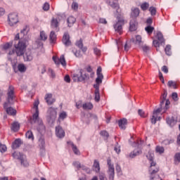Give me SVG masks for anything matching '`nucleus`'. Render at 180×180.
Here are the masks:
<instances>
[{
  "label": "nucleus",
  "instance_id": "42",
  "mask_svg": "<svg viewBox=\"0 0 180 180\" xmlns=\"http://www.w3.org/2000/svg\"><path fill=\"white\" fill-rule=\"evenodd\" d=\"M167 91H165L162 96V101H160V106H162L164 103H165V101L167 100Z\"/></svg>",
  "mask_w": 180,
  "mask_h": 180
},
{
  "label": "nucleus",
  "instance_id": "64",
  "mask_svg": "<svg viewBox=\"0 0 180 180\" xmlns=\"http://www.w3.org/2000/svg\"><path fill=\"white\" fill-rule=\"evenodd\" d=\"M72 9H75V11L78 9V4L73 2L72 4Z\"/></svg>",
  "mask_w": 180,
  "mask_h": 180
},
{
  "label": "nucleus",
  "instance_id": "28",
  "mask_svg": "<svg viewBox=\"0 0 180 180\" xmlns=\"http://www.w3.org/2000/svg\"><path fill=\"white\" fill-rule=\"evenodd\" d=\"M82 108L84 110H92L94 109V104L91 103H85L82 105Z\"/></svg>",
  "mask_w": 180,
  "mask_h": 180
},
{
  "label": "nucleus",
  "instance_id": "6",
  "mask_svg": "<svg viewBox=\"0 0 180 180\" xmlns=\"http://www.w3.org/2000/svg\"><path fill=\"white\" fill-rule=\"evenodd\" d=\"M118 20L117 22L114 25V29L115 32H117L120 34H122V29L123 25H124V20L123 18H120L119 15L117 16Z\"/></svg>",
  "mask_w": 180,
  "mask_h": 180
},
{
  "label": "nucleus",
  "instance_id": "46",
  "mask_svg": "<svg viewBox=\"0 0 180 180\" xmlns=\"http://www.w3.org/2000/svg\"><path fill=\"white\" fill-rule=\"evenodd\" d=\"M165 51V53L167 54V56H171V54H172V53L171 52V46L170 45L166 46Z\"/></svg>",
  "mask_w": 180,
  "mask_h": 180
},
{
  "label": "nucleus",
  "instance_id": "38",
  "mask_svg": "<svg viewBox=\"0 0 180 180\" xmlns=\"http://www.w3.org/2000/svg\"><path fill=\"white\" fill-rule=\"evenodd\" d=\"M40 40H42V41H46L47 40V34H46L44 31L40 32Z\"/></svg>",
  "mask_w": 180,
  "mask_h": 180
},
{
  "label": "nucleus",
  "instance_id": "2",
  "mask_svg": "<svg viewBox=\"0 0 180 180\" xmlns=\"http://www.w3.org/2000/svg\"><path fill=\"white\" fill-rule=\"evenodd\" d=\"M15 101V87L10 85L7 91V102L4 105V109H6V112L8 115H11V116H15L16 115V110L8 106L12 105Z\"/></svg>",
  "mask_w": 180,
  "mask_h": 180
},
{
  "label": "nucleus",
  "instance_id": "53",
  "mask_svg": "<svg viewBox=\"0 0 180 180\" xmlns=\"http://www.w3.org/2000/svg\"><path fill=\"white\" fill-rule=\"evenodd\" d=\"M172 98L174 100V102H177L178 101V94L176 93H172Z\"/></svg>",
  "mask_w": 180,
  "mask_h": 180
},
{
  "label": "nucleus",
  "instance_id": "5",
  "mask_svg": "<svg viewBox=\"0 0 180 180\" xmlns=\"http://www.w3.org/2000/svg\"><path fill=\"white\" fill-rule=\"evenodd\" d=\"M162 43H165V39L162 33L158 32L155 37V39L153 40V44L155 47H160Z\"/></svg>",
  "mask_w": 180,
  "mask_h": 180
},
{
  "label": "nucleus",
  "instance_id": "27",
  "mask_svg": "<svg viewBox=\"0 0 180 180\" xmlns=\"http://www.w3.org/2000/svg\"><path fill=\"white\" fill-rule=\"evenodd\" d=\"M51 26L52 29H56V32H58L60 30H57V27H58V20L56 18H53L51 20Z\"/></svg>",
  "mask_w": 180,
  "mask_h": 180
},
{
  "label": "nucleus",
  "instance_id": "30",
  "mask_svg": "<svg viewBox=\"0 0 180 180\" xmlns=\"http://www.w3.org/2000/svg\"><path fill=\"white\" fill-rule=\"evenodd\" d=\"M76 19L74 18V16H70L68 17L67 22H68V27H72V26L75 23Z\"/></svg>",
  "mask_w": 180,
  "mask_h": 180
},
{
  "label": "nucleus",
  "instance_id": "4",
  "mask_svg": "<svg viewBox=\"0 0 180 180\" xmlns=\"http://www.w3.org/2000/svg\"><path fill=\"white\" fill-rule=\"evenodd\" d=\"M153 157H151L149 160L150 161V165L149 167V174L150 176L159 175L158 172H160V167L157 165L155 162H153Z\"/></svg>",
  "mask_w": 180,
  "mask_h": 180
},
{
  "label": "nucleus",
  "instance_id": "23",
  "mask_svg": "<svg viewBox=\"0 0 180 180\" xmlns=\"http://www.w3.org/2000/svg\"><path fill=\"white\" fill-rule=\"evenodd\" d=\"M15 72H23V64L20 63L18 65L16 64L13 65Z\"/></svg>",
  "mask_w": 180,
  "mask_h": 180
},
{
  "label": "nucleus",
  "instance_id": "34",
  "mask_svg": "<svg viewBox=\"0 0 180 180\" xmlns=\"http://www.w3.org/2000/svg\"><path fill=\"white\" fill-rule=\"evenodd\" d=\"M49 39L51 41V43H54L56 40H57V35H56V32L54 31H51L49 35Z\"/></svg>",
  "mask_w": 180,
  "mask_h": 180
},
{
  "label": "nucleus",
  "instance_id": "12",
  "mask_svg": "<svg viewBox=\"0 0 180 180\" xmlns=\"http://www.w3.org/2000/svg\"><path fill=\"white\" fill-rule=\"evenodd\" d=\"M97 77L96 79V84H102V79H103V75L102 74V68L99 66L97 69Z\"/></svg>",
  "mask_w": 180,
  "mask_h": 180
},
{
  "label": "nucleus",
  "instance_id": "56",
  "mask_svg": "<svg viewBox=\"0 0 180 180\" xmlns=\"http://www.w3.org/2000/svg\"><path fill=\"white\" fill-rule=\"evenodd\" d=\"M43 9L44 11H49V9H50V4L49 3H45L43 6Z\"/></svg>",
  "mask_w": 180,
  "mask_h": 180
},
{
  "label": "nucleus",
  "instance_id": "50",
  "mask_svg": "<svg viewBox=\"0 0 180 180\" xmlns=\"http://www.w3.org/2000/svg\"><path fill=\"white\" fill-rule=\"evenodd\" d=\"M7 148L6 145H4L2 143H0V151L1 153H5L6 152Z\"/></svg>",
  "mask_w": 180,
  "mask_h": 180
},
{
  "label": "nucleus",
  "instance_id": "43",
  "mask_svg": "<svg viewBox=\"0 0 180 180\" xmlns=\"http://www.w3.org/2000/svg\"><path fill=\"white\" fill-rule=\"evenodd\" d=\"M150 7V4L147 2H144L141 5V8L142 11H147Z\"/></svg>",
  "mask_w": 180,
  "mask_h": 180
},
{
  "label": "nucleus",
  "instance_id": "25",
  "mask_svg": "<svg viewBox=\"0 0 180 180\" xmlns=\"http://www.w3.org/2000/svg\"><path fill=\"white\" fill-rule=\"evenodd\" d=\"M141 154V150H134L133 152H131L129 155H127V158H134V157H137V155H140Z\"/></svg>",
  "mask_w": 180,
  "mask_h": 180
},
{
  "label": "nucleus",
  "instance_id": "18",
  "mask_svg": "<svg viewBox=\"0 0 180 180\" xmlns=\"http://www.w3.org/2000/svg\"><path fill=\"white\" fill-rule=\"evenodd\" d=\"M118 126L122 130L126 129V126H127V119L122 118L118 121Z\"/></svg>",
  "mask_w": 180,
  "mask_h": 180
},
{
  "label": "nucleus",
  "instance_id": "14",
  "mask_svg": "<svg viewBox=\"0 0 180 180\" xmlns=\"http://www.w3.org/2000/svg\"><path fill=\"white\" fill-rule=\"evenodd\" d=\"M56 134L59 139H63L65 136V132L63 129V127L58 126L56 127Z\"/></svg>",
  "mask_w": 180,
  "mask_h": 180
},
{
  "label": "nucleus",
  "instance_id": "58",
  "mask_svg": "<svg viewBox=\"0 0 180 180\" xmlns=\"http://www.w3.org/2000/svg\"><path fill=\"white\" fill-rule=\"evenodd\" d=\"M73 51L75 57H82V55H81V51Z\"/></svg>",
  "mask_w": 180,
  "mask_h": 180
},
{
  "label": "nucleus",
  "instance_id": "19",
  "mask_svg": "<svg viewBox=\"0 0 180 180\" xmlns=\"http://www.w3.org/2000/svg\"><path fill=\"white\" fill-rule=\"evenodd\" d=\"M13 157L15 160H18V161H20L21 164L23 163V153L20 152H14L13 153Z\"/></svg>",
  "mask_w": 180,
  "mask_h": 180
},
{
  "label": "nucleus",
  "instance_id": "24",
  "mask_svg": "<svg viewBox=\"0 0 180 180\" xmlns=\"http://www.w3.org/2000/svg\"><path fill=\"white\" fill-rule=\"evenodd\" d=\"M22 146V140L17 139L12 144V148L13 150H16V148H19Z\"/></svg>",
  "mask_w": 180,
  "mask_h": 180
},
{
  "label": "nucleus",
  "instance_id": "32",
  "mask_svg": "<svg viewBox=\"0 0 180 180\" xmlns=\"http://www.w3.org/2000/svg\"><path fill=\"white\" fill-rule=\"evenodd\" d=\"M93 167L94 168V171L96 172H100L101 171V166L99 165V162L96 160H94Z\"/></svg>",
  "mask_w": 180,
  "mask_h": 180
},
{
  "label": "nucleus",
  "instance_id": "60",
  "mask_svg": "<svg viewBox=\"0 0 180 180\" xmlns=\"http://www.w3.org/2000/svg\"><path fill=\"white\" fill-rule=\"evenodd\" d=\"M73 81H75V82H79V77L78 76V75H73Z\"/></svg>",
  "mask_w": 180,
  "mask_h": 180
},
{
  "label": "nucleus",
  "instance_id": "54",
  "mask_svg": "<svg viewBox=\"0 0 180 180\" xmlns=\"http://www.w3.org/2000/svg\"><path fill=\"white\" fill-rule=\"evenodd\" d=\"M174 161L175 162H180V153H176L174 155Z\"/></svg>",
  "mask_w": 180,
  "mask_h": 180
},
{
  "label": "nucleus",
  "instance_id": "26",
  "mask_svg": "<svg viewBox=\"0 0 180 180\" xmlns=\"http://www.w3.org/2000/svg\"><path fill=\"white\" fill-rule=\"evenodd\" d=\"M80 76H79V82H82V81H85V79H89V76L86 74H84L82 70L79 71Z\"/></svg>",
  "mask_w": 180,
  "mask_h": 180
},
{
  "label": "nucleus",
  "instance_id": "48",
  "mask_svg": "<svg viewBox=\"0 0 180 180\" xmlns=\"http://www.w3.org/2000/svg\"><path fill=\"white\" fill-rule=\"evenodd\" d=\"M95 101L96 102H99L101 101V95L99 94V91H95Z\"/></svg>",
  "mask_w": 180,
  "mask_h": 180
},
{
  "label": "nucleus",
  "instance_id": "63",
  "mask_svg": "<svg viewBox=\"0 0 180 180\" xmlns=\"http://www.w3.org/2000/svg\"><path fill=\"white\" fill-rule=\"evenodd\" d=\"M65 82H68V84H70V82H71V78H70V75H67L65 76L64 78Z\"/></svg>",
  "mask_w": 180,
  "mask_h": 180
},
{
  "label": "nucleus",
  "instance_id": "45",
  "mask_svg": "<svg viewBox=\"0 0 180 180\" xmlns=\"http://www.w3.org/2000/svg\"><path fill=\"white\" fill-rule=\"evenodd\" d=\"M149 11L152 16H155V15L157 13V8H155V7H154V6H151L149 8Z\"/></svg>",
  "mask_w": 180,
  "mask_h": 180
},
{
  "label": "nucleus",
  "instance_id": "16",
  "mask_svg": "<svg viewBox=\"0 0 180 180\" xmlns=\"http://www.w3.org/2000/svg\"><path fill=\"white\" fill-rule=\"evenodd\" d=\"M45 101L48 105H53L56 102V99L53 98V94H46Z\"/></svg>",
  "mask_w": 180,
  "mask_h": 180
},
{
  "label": "nucleus",
  "instance_id": "11",
  "mask_svg": "<svg viewBox=\"0 0 180 180\" xmlns=\"http://www.w3.org/2000/svg\"><path fill=\"white\" fill-rule=\"evenodd\" d=\"M118 0H110V6H111V8H113V9L116 10V13H118V15L120 16H122V15H120L122 10H120V7L119 6V4L117 3Z\"/></svg>",
  "mask_w": 180,
  "mask_h": 180
},
{
  "label": "nucleus",
  "instance_id": "40",
  "mask_svg": "<svg viewBox=\"0 0 180 180\" xmlns=\"http://www.w3.org/2000/svg\"><path fill=\"white\" fill-rule=\"evenodd\" d=\"M25 137L27 139H29V140H34V136H33V132H32V131H28L25 134Z\"/></svg>",
  "mask_w": 180,
  "mask_h": 180
},
{
  "label": "nucleus",
  "instance_id": "15",
  "mask_svg": "<svg viewBox=\"0 0 180 180\" xmlns=\"http://www.w3.org/2000/svg\"><path fill=\"white\" fill-rule=\"evenodd\" d=\"M48 115H49L51 119H56V117H57V108L53 107L49 108Z\"/></svg>",
  "mask_w": 180,
  "mask_h": 180
},
{
  "label": "nucleus",
  "instance_id": "3",
  "mask_svg": "<svg viewBox=\"0 0 180 180\" xmlns=\"http://www.w3.org/2000/svg\"><path fill=\"white\" fill-rule=\"evenodd\" d=\"M14 47L17 56H23V39L20 38L19 33L14 38Z\"/></svg>",
  "mask_w": 180,
  "mask_h": 180
},
{
  "label": "nucleus",
  "instance_id": "62",
  "mask_svg": "<svg viewBox=\"0 0 180 180\" xmlns=\"http://www.w3.org/2000/svg\"><path fill=\"white\" fill-rule=\"evenodd\" d=\"M94 51L96 56H101V50H99L98 48H94Z\"/></svg>",
  "mask_w": 180,
  "mask_h": 180
},
{
  "label": "nucleus",
  "instance_id": "10",
  "mask_svg": "<svg viewBox=\"0 0 180 180\" xmlns=\"http://www.w3.org/2000/svg\"><path fill=\"white\" fill-rule=\"evenodd\" d=\"M162 110V108H160L153 111V115L151 118V123L155 124L157 123V120H161V117H158V115L161 113Z\"/></svg>",
  "mask_w": 180,
  "mask_h": 180
},
{
  "label": "nucleus",
  "instance_id": "21",
  "mask_svg": "<svg viewBox=\"0 0 180 180\" xmlns=\"http://www.w3.org/2000/svg\"><path fill=\"white\" fill-rule=\"evenodd\" d=\"M136 30H137V21L134 19L131 20L129 22V31L136 32Z\"/></svg>",
  "mask_w": 180,
  "mask_h": 180
},
{
  "label": "nucleus",
  "instance_id": "44",
  "mask_svg": "<svg viewBox=\"0 0 180 180\" xmlns=\"http://www.w3.org/2000/svg\"><path fill=\"white\" fill-rule=\"evenodd\" d=\"M13 44V42H7L4 45H3L4 50H8V49H11Z\"/></svg>",
  "mask_w": 180,
  "mask_h": 180
},
{
  "label": "nucleus",
  "instance_id": "55",
  "mask_svg": "<svg viewBox=\"0 0 180 180\" xmlns=\"http://www.w3.org/2000/svg\"><path fill=\"white\" fill-rule=\"evenodd\" d=\"M138 113H139V116H141V117H146V112H144V111H143V110H139Z\"/></svg>",
  "mask_w": 180,
  "mask_h": 180
},
{
  "label": "nucleus",
  "instance_id": "29",
  "mask_svg": "<svg viewBox=\"0 0 180 180\" xmlns=\"http://www.w3.org/2000/svg\"><path fill=\"white\" fill-rule=\"evenodd\" d=\"M20 129V124L18 122H14L11 124V130L13 131H18Z\"/></svg>",
  "mask_w": 180,
  "mask_h": 180
},
{
  "label": "nucleus",
  "instance_id": "61",
  "mask_svg": "<svg viewBox=\"0 0 180 180\" xmlns=\"http://www.w3.org/2000/svg\"><path fill=\"white\" fill-rule=\"evenodd\" d=\"M142 50L143 51H144V53H148V51H150V47L147 46H143L142 47Z\"/></svg>",
  "mask_w": 180,
  "mask_h": 180
},
{
  "label": "nucleus",
  "instance_id": "57",
  "mask_svg": "<svg viewBox=\"0 0 180 180\" xmlns=\"http://www.w3.org/2000/svg\"><path fill=\"white\" fill-rule=\"evenodd\" d=\"M30 30V28L29 27V26L26 25L25 28L23 29V34H27V33H29Z\"/></svg>",
  "mask_w": 180,
  "mask_h": 180
},
{
  "label": "nucleus",
  "instance_id": "37",
  "mask_svg": "<svg viewBox=\"0 0 180 180\" xmlns=\"http://www.w3.org/2000/svg\"><path fill=\"white\" fill-rule=\"evenodd\" d=\"M155 151L159 154H164V151H165V149L162 146H158L155 148Z\"/></svg>",
  "mask_w": 180,
  "mask_h": 180
},
{
  "label": "nucleus",
  "instance_id": "1",
  "mask_svg": "<svg viewBox=\"0 0 180 180\" xmlns=\"http://www.w3.org/2000/svg\"><path fill=\"white\" fill-rule=\"evenodd\" d=\"M39 105H40V101L39 99L34 101L33 103L32 109L35 112L32 115V119L31 123H36L37 127V130L39 133H43L46 130V127L43 124V121L39 117Z\"/></svg>",
  "mask_w": 180,
  "mask_h": 180
},
{
  "label": "nucleus",
  "instance_id": "59",
  "mask_svg": "<svg viewBox=\"0 0 180 180\" xmlns=\"http://www.w3.org/2000/svg\"><path fill=\"white\" fill-rule=\"evenodd\" d=\"M162 71L165 72V74H168V67L167 65H164L162 67Z\"/></svg>",
  "mask_w": 180,
  "mask_h": 180
},
{
  "label": "nucleus",
  "instance_id": "7",
  "mask_svg": "<svg viewBox=\"0 0 180 180\" xmlns=\"http://www.w3.org/2000/svg\"><path fill=\"white\" fill-rule=\"evenodd\" d=\"M8 25L14 26L18 22V14L16 13H11L8 16Z\"/></svg>",
  "mask_w": 180,
  "mask_h": 180
},
{
  "label": "nucleus",
  "instance_id": "22",
  "mask_svg": "<svg viewBox=\"0 0 180 180\" xmlns=\"http://www.w3.org/2000/svg\"><path fill=\"white\" fill-rule=\"evenodd\" d=\"M166 122L167 123V124H169V126H170V127H174V126H175L178 122V120H175L174 117H167L166 119Z\"/></svg>",
  "mask_w": 180,
  "mask_h": 180
},
{
  "label": "nucleus",
  "instance_id": "51",
  "mask_svg": "<svg viewBox=\"0 0 180 180\" xmlns=\"http://www.w3.org/2000/svg\"><path fill=\"white\" fill-rule=\"evenodd\" d=\"M76 46L79 47V49H82L84 44L82 43V39H80L79 41L76 42Z\"/></svg>",
  "mask_w": 180,
  "mask_h": 180
},
{
  "label": "nucleus",
  "instance_id": "31",
  "mask_svg": "<svg viewBox=\"0 0 180 180\" xmlns=\"http://www.w3.org/2000/svg\"><path fill=\"white\" fill-rule=\"evenodd\" d=\"M131 43H133L134 44H140L141 43V36L137 35L136 37V39H134V38H132L131 39Z\"/></svg>",
  "mask_w": 180,
  "mask_h": 180
},
{
  "label": "nucleus",
  "instance_id": "13",
  "mask_svg": "<svg viewBox=\"0 0 180 180\" xmlns=\"http://www.w3.org/2000/svg\"><path fill=\"white\" fill-rule=\"evenodd\" d=\"M62 41L65 46L68 47V46H71V41L70 40V34L68 32H65L63 37Z\"/></svg>",
  "mask_w": 180,
  "mask_h": 180
},
{
  "label": "nucleus",
  "instance_id": "47",
  "mask_svg": "<svg viewBox=\"0 0 180 180\" xmlns=\"http://www.w3.org/2000/svg\"><path fill=\"white\" fill-rule=\"evenodd\" d=\"M168 86H169V88H171V86H172L174 88V89H176V83H175V82L172 81V80H169L167 83Z\"/></svg>",
  "mask_w": 180,
  "mask_h": 180
},
{
  "label": "nucleus",
  "instance_id": "41",
  "mask_svg": "<svg viewBox=\"0 0 180 180\" xmlns=\"http://www.w3.org/2000/svg\"><path fill=\"white\" fill-rule=\"evenodd\" d=\"M68 115L65 111H63L59 114L58 120H64V119H66Z\"/></svg>",
  "mask_w": 180,
  "mask_h": 180
},
{
  "label": "nucleus",
  "instance_id": "9",
  "mask_svg": "<svg viewBox=\"0 0 180 180\" xmlns=\"http://www.w3.org/2000/svg\"><path fill=\"white\" fill-rule=\"evenodd\" d=\"M53 60L56 65H63V67H66L67 65V62L65 61V58L64 55H62L60 58L56 57V56H53Z\"/></svg>",
  "mask_w": 180,
  "mask_h": 180
},
{
  "label": "nucleus",
  "instance_id": "49",
  "mask_svg": "<svg viewBox=\"0 0 180 180\" xmlns=\"http://www.w3.org/2000/svg\"><path fill=\"white\" fill-rule=\"evenodd\" d=\"M150 180H162L160 176V174H155L154 176H150Z\"/></svg>",
  "mask_w": 180,
  "mask_h": 180
},
{
  "label": "nucleus",
  "instance_id": "39",
  "mask_svg": "<svg viewBox=\"0 0 180 180\" xmlns=\"http://www.w3.org/2000/svg\"><path fill=\"white\" fill-rule=\"evenodd\" d=\"M145 30L148 33V34H153V32H154V27L148 25L145 27Z\"/></svg>",
  "mask_w": 180,
  "mask_h": 180
},
{
  "label": "nucleus",
  "instance_id": "8",
  "mask_svg": "<svg viewBox=\"0 0 180 180\" xmlns=\"http://www.w3.org/2000/svg\"><path fill=\"white\" fill-rule=\"evenodd\" d=\"M107 164L108 165L109 179L113 180L115 179V167L112 164L110 159L107 160Z\"/></svg>",
  "mask_w": 180,
  "mask_h": 180
},
{
  "label": "nucleus",
  "instance_id": "52",
  "mask_svg": "<svg viewBox=\"0 0 180 180\" xmlns=\"http://www.w3.org/2000/svg\"><path fill=\"white\" fill-rule=\"evenodd\" d=\"M100 134L103 137H106V138L109 137V133H108V131H101L100 132Z\"/></svg>",
  "mask_w": 180,
  "mask_h": 180
},
{
  "label": "nucleus",
  "instance_id": "33",
  "mask_svg": "<svg viewBox=\"0 0 180 180\" xmlns=\"http://www.w3.org/2000/svg\"><path fill=\"white\" fill-rule=\"evenodd\" d=\"M174 139L169 137V138H167L166 139H165L162 141V144H164V146H169V144H172V143H174Z\"/></svg>",
  "mask_w": 180,
  "mask_h": 180
},
{
  "label": "nucleus",
  "instance_id": "17",
  "mask_svg": "<svg viewBox=\"0 0 180 180\" xmlns=\"http://www.w3.org/2000/svg\"><path fill=\"white\" fill-rule=\"evenodd\" d=\"M24 61H32L33 60V54L30 52V50H27L25 53H24Z\"/></svg>",
  "mask_w": 180,
  "mask_h": 180
},
{
  "label": "nucleus",
  "instance_id": "35",
  "mask_svg": "<svg viewBox=\"0 0 180 180\" xmlns=\"http://www.w3.org/2000/svg\"><path fill=\"white\" fill-rule=\"evenodd\" d=\"M139 15H140V9L136 8L132 10V12H131L132 18H137V16H139Z\"/></svg>",
  "mask_w": 180,
  "mask_h": 180
},
{
  "label": "nucleus",
  "instance_id": "20",
  "mask_svg": "<svg viewBox=\"0 0 180 180\" xmlns=\"http://www.w3.org/2000/svg\"><path fill=\"white\" fill-rule=\"evenodd\" d=\"M74 167L77 168V169H79V168H82L87 174H89L91 172V169L86 167L85 166H81V163L79 162H73Z\"/></svg>",
  "mask_w": 180,
  "mask_h": 180
},
{
  "label": "nucleus",
  "instance_id": "36",
  "mask_svg": "<svg viewBox=\"0 0 180 180\" xmlns=\"http://www.w3.org/2000/svg\"><path fill=\"white\" fill-rule=\"evenodd\" d=\"M70 144L72 146V150L74 152L75 154H76L77 155H79V150H78V148H77V146L75 145H74V143L72 142H70Z\"/></svg>",
  "mask_w": 180,
  "mask_h": 180
}]
</instances>
